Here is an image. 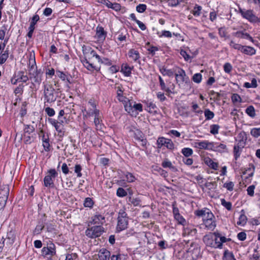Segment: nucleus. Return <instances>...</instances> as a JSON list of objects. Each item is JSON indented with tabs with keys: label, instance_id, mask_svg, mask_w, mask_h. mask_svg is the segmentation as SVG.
<instances>
[{
	"label": "nucleus",
	"instance_id": "obj_1",
	"mask_svg": "<svg viewBox=\"0 0 260 260\" xmlns=\"http://www.w3.org/2000/svg\"><path fill=\"white\" fill-rule=\"evenodd\" d=\"M83 53L85 56V57L81 60V62L84 67L86 68L88 71L93 72L100 71L101 69V66L96 64L94 63L93 58L95 57L98 62L101 64L103 63L105 66H110L112 64V61L107 58L104 57L102 58L96 52L92 49L90 47H85L83 49Z\"/></svg>",
	"mask_w": 260,
	"mask_h": 260
},
{
	"label": "nucleus",
	"instance_id": "obj_2",
	"mask_svg": "<svg viewBox=\"0 0 260 260\" xmlns=\"http://www.w3.org/2000/svg\"><path fill=\"white\" fill-rule=\"evenodd\" d=\"M81 112L84 120L93 117V123L96 128L99 129L102 128V113L98 109V104L93 98L89 99L86 106H82Z\"/></svg>",
	"mask_w": 260,
	"mask_h": 260
},
{
	"label": "nucleus",
	"instance_id": "obj_3",
	"mask_svg": "<svg viewBox=\"0 0 260 260\" xmlns=\"http://www.w3.org/2000/svg\"><path fill=\"white\" fill-rule=\"evenodd\" d=\"M43 84V94L45 106L46 103L51 104L54 103L58 96V92L55 91L52 84H46L45 82Z\"/></svg>",
	"mask_w": 260,
	"mask_h": 260
},
{
	"label": "nucleus",
	"instance_id": "obj_4",
	"mask_svg": "<svg viewBox=\"0 0 260 260\" xmlns=\"http://www.w3.org/2000/svg\"><path fill=\"white\" fill-rule=\"evenodd\" d=\"M124 109L132 116L136 117L139 112L143 111V106L141 103L128 99L123 105Z\"/></svg>",
	"mask_w": 260,
	"mask_h": 260
},
{
	"label": "nucleus",
	"instance_id": "obj_5",
	"mask_svg": "<svg viewBox=\"0 0 260 260\" xmlns=\"http://www.w3.org/2000/svg\"><path fill=\"white\" fill-rule=\"evenodd\" d=\"M128 217L124 209H120L118 213L116 232L119 233L127 228Z\"/></svg>",
	"mask_w": 260,
	"mask_h": 260
},
{
	"label": "nucleus",
	"instance_id": "obj_6",
	"mask_svg": "<svg viewBox=\"0 0 260 260\" xmlns=\"http://www.w3.org/2000/svg\"><path fill=\"white\" fill-rule=\"evenodd\" d=\"M104 232L105 229L103 226L94 225L87 228L85 231V234L88 238L95 239L100 237Z\"/></svg>",
	"mask_w": 260,
	"mask_h": 260
},
{
	"label": "nucleus",
	"instance_id": "obj_7",
	"mask_svg": "<svg viewBox=\"0 0 260 260\" xmlns=\"http://www.w3.org/2000/svg\"><path fill=\"white\" fill-rule=\"evenodd\" d=\"M129 132L133 133L135 139L140 143L141 146L143 148H147V140L143 133L135 126H132Z\"/></svg>",
	"mask_w": 260,
	"mask_h": 260
},
{
	"label": "nucleus",
	"instance_id": "obj_8",
	"mask_svg": "<svg viewBox=\"0 0 260 260\" xmlns=\"http://www.w3.org/2000/svg\"><path fill=\"white\" fill-rule=\"evenodd\" d=\"M186 251L187 257L189 258L187 260H196L201 256L200 247L196 243L192 242Z\"/></svg>",
	"mask_w": 260,
	"mask_h": 260
},
{
	"label": "nucleus",
	"instance_id": "obj_9",
	"mask_svg": "<svg viewBox=\"0 0 260 260\" xmlns=\"http://www.w3.org/2000/svg\"><path fill=\"white\" fill-rule=\"evenodd\" d=\"M38 134L39 139L42 141V146L45 151H50L51 150L49 139L50 134L46 132L43 128H40Z\"/></svg>",
	"mask_w": 260,
	"mask_h": 260
},
{
	"label": "nucleus",
	"instance_id": "obj_10",
	"mask_svg": "<svg viewBox=\"0 0 260 260\" xmlns=\"http://www.w3.org/2000/svg\"><path fill=\"white\" fill-rule=\"evenodd\" d=\"M58 173L55 169L48 171V175L44 178V185L46 187L52 188L54 186V180L57 176Z\"/></svg>",
	"mask_w": 260,
	"mask_h": 260
},
{
	"label": "nucleus",
	"instance_id": "obj_11",
	"mask_svg": "<svg viewBox=\"0 0 260 260\" xmlns=\"http://www.w3.org/2000/svg\"><path fill=\"white\" fill-rule=\"evenodd\" d=\"M56 247L51 240L47 242V246L42 249V254L44 257H50L56 255Z\"/></svg>",
	"mask_w": 260,
	"mask_h": 260
},
{
	"label": "nucleus",
	"instance_id": "obj_12",
	"mask_svg": "<svg viewBox=\"0 0 260 260\" xmlns=\"http://www.w3.org/2000/svg\"><path fill=\"white\" fill-rule=\"evenodd\" d=\"M56 76L65 83L66 86L70 88V85L73 83V78L68 72H63L59 70H56Z\"/></svg>",
	"mask_w": 260,
	"mask_h": 260
},
{
	"label": "nucleus",
	"instance_id": "obj_13",
	"mask_svg": "<svg viewBox=\"0 0 260 260\" xmlns=\"http://www.w3.org/2000/svg\"><path fill=\"white\" fill-rule=\"evenodd\" d=\"M49 123L52 125L57 132V136L60 139H62L65 134L64 125H61L58 123V120L54 118H49Z\"/></svg>",
	"mask_w": 260,
	"mask_h": 260
},
{
	"label": "nucleus",
	"instance_id": "obj_14",
	"mask_svg": "<svg viewBox=\"0 0 260 260\" xmlns=\"http://www.w3.org/2000/svg\"><path fill=\"white\" fill-rule=\"evenodd\" d=\"M239 13L244 18L250 22L256 23L259 21L258 18L254 14L251 10H245L240 8Z\"/></svg>",
	"mask_w": 260,
	"mask_h": 260
},
{
	"label": "nucleus",
	"instance_id": "obj_15",
	"mask_svg": "<svg viewBox=\"0 0 260 260\" xmlns=\"http://www.w3.org/2000/svg\"><path fill=\"white\" fill-rule=\"evenodd\" d=\"M177 71L175 73L176 80L179 84H182L184 82H186L188 80V78L186 77L185 71L182 69L176 68Z\"/></svg>",
	"mask_w": 260,
	"mask_h": 260
},
{
	"label": "nucleus",
	"instance_id": "obj_16",
	"mask_svg": "<svg viewBox=\"0 0 260 260\" xmlns=\"http://www.w3.org/2000/svg\"><path fill=\"white\" fill-rule=\"evenodd\" d=\"M46 214H44L43 217L39 220L36 226L32 232L34 235H38L41 233L42 231L45 227V224L46 221Z\"/></svg>",
	"mask_w": 260,
	"mask_h": 260
},
{
	"label": "nucleus",
	"instance_id": "obj_17",
	"mask_svg": "<svg viewBox=\"0 0 260 260\" xmlns=\"http://www.w3.org/2000/svg\"><path fill=\"white\" fill-rule=\"evenodd\" d=\"M115 89H116L117 100L124 105L129 99L123 95L124 89L122 85L121 84H118L116 86Z\"/></svg>",
	"mask_w": 260,
	"mask_h": 260
},
{
	"label": "nucleus",
	"instance_id": "obj_18",
	"mask_svg": "<svg viewBox=\"0 0 260 260\" xmlns=\"http://www.w3.org/2000/svg\"><path fill=\"white\" fill-rule=\"evenodd\" d=\"M106 222L105 217L100 213H96L91 217V223L95 225H101L103 226Z\"/></svg>",
	"mask_w": 260,
	"mask_h": 260
},
{
	"label": "nucleus",
	"instance_id": "obj_19",
	"mask_svg": "<svg viewBox=\"0 0 260 260\" xmlns=\"http://www.w3.org/2000/svg\"><path fill=\"white\" fill-rule=\"evenodd\" d=\"M95 35L98 41L103 42L107 37V32L102 25H98L96 27Z\"/></svg>",
	"mask_w": 260,
	"mask_h": 260
},
{
	"label": "nucleus",
	"instance_id": "obj_20",
	"mask_svg": "<svg viewBox=\"0 0 260 260\" xmlns=\"http://www.w3.org/2000/svg\"><path fill=\"white\" fill-rule=\"evenodd\" d=\"M133 69V66L131 67L127 63H123L121 65L119 71L124 77H130L131 76L132 71Z\"/></svg>",
	"mask_w": 260,
	"mask_h": 260
},
{
	"label": "nucleus",
	"instance_id": "obj_21",
	"mask_svg": "<svg viewBox=\"0 0 260 260\" xmlns=\"http://www.w3.org/2000/svg\"><path fill=\"white\" fill-rule=\"evenodd\" d=\"M128 57L134 62L140 63V55L138 51L131 49L128 52Z\"/></svg>",
	"mask_w": 260,
	"mask_h": 260
},
{
	"label": "nucleus",
	"instance_id": "obj_22",
	"mask_svg": "<svg viewBox=\"0 0 260 260\" xmlns=\"http://www.w3.org/2000/svg\"><path fill=\"white\" fill-rule=\"evenodd\" d=\"M213 142H209L208 141H203L195 143V147L199 149H203L211 150Z\"/></svg>",
	"mask_w": 260,
	"mask_h": 260
},
{
	"label": "nucleus",
	"instance_id": "obj_23",
	"mask_svg": "<svg viewBox=\"0 0 260 260\" xmlns=\"http://www.w3.org/2000/svg\"><path fill=\"white\" fill-rule=\"evenodd\" d=\"M43 72L41 69L38 70L37 67L35 68V71L31 73V76L34 78V81L40 84L42 81Z\"/></svg>",
	"mask_w": 260,
	"mask_h": 260
},
{
	"label": "nucleus",
	"instance_id": "obj_24",
	"mask_svg": "<svg viewBox=\"0 0 260 260\" xmlns=\"http://www.w3.org/2000/svg\"><path fill=\"white\" fill-rule=\"evenodd\" d=\"M247 140V135L245 132H241L238 134L237 136V141H238L237 144L240 146L244 147Z\"/></svg>",
	"mask_w": 260,
	"mask_h": 260
},
{
	"label": "nucleus",
	"instance_id": "obj_25",
	"mask_svg": "<svg viewBox=\"0 0 260 260\" xmlns=\"http://www.w3.org/2000/svg\"><path fill=\"white\" fill-rule=\"evenodd\" d=\"M211 150L219 152H223L226 150V145L222 143H212Z\"/></svg>",
	"mask_w": 260,
	"mask_h": 260
},
{
	"label": "nucleus",
	"instance_id": "obj_26",
	"mask_svg": "<svg viewBox=\"0 0 260 260\" xmlns=\"http://www.w3.org/2000/svg\"><path fill=\"white\" fill-rule=\"evenodd\" d=\"M110 255V252L106 248L101 249L98 254L100 260H109Z\"/></svg>",
	"mask_w": 260,
	"mask_h": 260
},
{
	"label": "nucleus",
	"instance_id": "obj_27",
	"mask_svg": "<svg viewBox=\"0 0 260 260\" xmlns=\"http://www.w3.org/2000/svg\"><path fill=\"white\" fill-rule=\"evenodd\" d=\"M108 8L111 9L116 12L120 11L121 6L120 4L117 3H112L109 0H106L104 4Z\"/></svg>",
	"mask_w": 260,
	"mask_h": 260
},
{
	"label": "nucleus",
	"instance_id": "obj_28",
	"mask_svg": "<svg viewBox=\"0 0 260 260\" xmlns=\"http://www.w3.org/2000/svg\"><path fill=\"white\" fill-rule=\"evenodd\" d=\"M203 241L206 246L213 248L214 237L213 236V233L205 235L203 237Z\"/></svg>",
	"mask_w": 260,
	"mask_h": 260
},
{
	"label": "nucleus",
	"instance_id": "obj_29",
	"mask_svg": "<svg viewBox=\"0 0 260 260\" xmlns=\"http://www.w3.org/2000/svg\"><path fill=\"white\" fill-rule=\"evenodd\" d=\"M203 223L205 227L210 231H213L216 226L215 218L210 219H207V220L203 222Z\"/></svg>",
	"mask_w": 260,
	"mask_h": 260
},
{
	"label": "nucleus",
	"instance_id": "obj_30",
	"mask_svg": "<svg viewBox=\"0 0 260 260\" xmlns=\"http://www.w3.org/2000/svg\"><path fill=\"white\" fill-rule=\"evenodd\" d=\"M234 35L237 38L246 39L250 40L252 43L254 42V40L252 37H251L249 34L243 31H238L235 32Z\"/></svg>",
	"mask_w": 260,
	"mask_h": 260
},
{
	"label": "nucleus",
	"instance_id": "obj_31",
	"mask_svg": "<svg viewBox=\"0 0 260 260\" xmlns=\"http://www.w3.org/2000/svg\"><path fill=\"white\" fill-rule=\"evenodd\" d=\"M241 52L248 55H253L255 54L256 50L252 47L249 46H243Z\"/></svg>",
	"mask_w": 260,
	"mask_h": 260
},
{
	"label": "nucleus",
	"instance_id": "obj_32",
	"mask_svg": "<svg viewBox=\"0 0 260 260\" xmlns=\"http://www.w3.org/2000/svg\"><path fill=\"white\" fill-rule=\"evenodd\" d=\"M46 231L48 233L52 234L54 236L58 234V231L56 229V226L52 223H48L46 224Z\"/></svg>",
	"mask_w": 260,
	"mask_h": 260
},
{
	"label": "nucleus",
	"instance_id": "obj_33",
	"mask_svg": "<svg viewBox=\"0 0 260 260\" xmlns=\"http://www.w3.org/2000/svg\"><path fill=\"white\" fill-rule=\"evenodd\" d=\"M9 187L8 185L3 184L0 185V197L8 198L9 195Z\"/></svg>",
	"mask_w": 260,
	"mask_h": 260
},
{
	"label": "nucleus",
	"instance_id": "obj_34",
	"mask_svg": "<svg viewBox=\"0 0 260 260\" xmlns=\"http://www.w3.org/2000/svg\"><path fill=\"white\" fill-rule=\"evenodd\" d=\"M211 210L207 208H203L200 210H197L194 211V215L199 217H203L207 213H208Z\"/></svg>",
	"mask_w": 260,
	"mask_h": 260
},
{
	"label": "nucleus",
	"instance_id": "obj_35",
	"mask_svg": "<svg viewBox=\"0 0 260 260\" xmlns=\"http://www.w3.org/2000/svg\"><path fill=\"white\" fill-rule=\"evenodd\" d=\"M216 234H219V233L218 232L213 233V236L214 237L213 248L221 249V245L219 241V237H217Z\"/></svg>",
	"mask_w": 260,
	"mask_h": 260
},
{
	"label": "nucleus",
	"instance_id": "obj_36",
	"mask_svg": "<svg viewBox=\"0 0 260 260\" xmlns=\"http://www.w3.org/2000/svg\"><path fill=\"white\" fill-rule=\"evenodd\" d=\"M244 147L240 146L239 144H236L234 147V154L236 160L240 156L242 149Z\"/></svg>",
	"mask_w": 260,
	"mask_h": 260
},
{
	"label": "nucleus",
	"instance_id": "obj_37",
	"mask_svg": "<svg viewBox=\"0 0 260 260\" xmlns=\"http://www.w3.org/2000/svg\"><path fill=\"white\" fill-rule=\"evenodd\" d=\"M205 164L210 168L215 170H217L218 165L217 162H214L211 158H207L205 160Z\"/></svg>",
	"mask_w": 260,
	"mask_h": 260
},
{
	"label": "nucleus",
	"instance_id": "obj_38",
	"mask_svg": "<svg viewBox=\"0 0 260 260\" xmlns=\"http://www.w3.org/2000/svg\"><path fill=\"white\" fill-rule=\"evenodd\" d=\"M40 17L38 14L34 15L31 18L30 25L29 26V28H31L32 29H35V25L39 21Z\"/></svg>",
	"mask_w": 260,
	"mask_h": 260
},
{
	"label": "nucleus",
	"instance_id": "obj_39",
	"mask_svg": "<svg viewBox=\"0 0 260 260\" xmlns=\"http://www.w3.org/2000/svg\"><path fill=\"white\" fill-rule=\"evenodd\" d=\"M223 260H236L232 252L226 249L224 251Z\"/></svg>",
	"mask_w": 260,
	"mask_h": 260
},
{
	"label": "nucleus",
	"instance_id": "obj_40",
	"mask_svg": "<svg viewBox=\"0 0 260 260\" xmlns=\"http://www.w3.org/2000/svg\"><path fill=\"white\" fill-rule=\"evenodd\" d=\"M94 204V202L92 198L90 197L86 198L83 203V205L85 207L89 208L90 209L93 208Z\"/></svg>",
	"mask_w": 260,
	"mask_h": 260
},
{
	"label": "nucleus",
	"instance_id": "obj_41",
	"mask_svg": "<svg viewBox=\"0 0 260 260\" xmlns=\"http://www.w3.org/2000/svg\"><path fill=\"white\" fill-rule=\"evenodd\" d=\"M146 105L147 110L149 111V112L154 113L156 112L157 107L152 102L147 101L146 102Z\"/></svg>",
	"mask_w": 260,
	"mask_h": 260
},
{
	"label": "nucleus",
	"instance_id": "obj_42",
	"mask_svg": "<svg viewBox=\"0 0 260 260\" xmlns=\"http://www.w3.org/2000/svg\"><path fill=\"white\" fill-rule=\"evenodd\" d=\"M247 217L244 213H241L239 217L237 224L239 225L244 226L247 222Z\"/></svg>",
	"mask_w": 260,
	"mask_h": 260
},
{
	"label": "nucleus",
	"instance_id": "obj_43",
	"mask_svg": "<svg viewBox=\"0 0 260 260\" xmlns=\"http://www.w3.org/2000/svg\"><path fill=\"white\" fill-rule=\"evenodd\" d=\"M164 168H169L172 172H176L178 171L177 169L174 166L172 162L168 159L164 160Z\"/></svg>",
	"mask_w": 260,
	"mask_h": 260
},
{
	"label": "nucleus",
	"instance_id": "obj_44",
	"mask_svg": "<svg viewBox=\"0 0 260 260\" xmlns=\"http://www.w3.org/2000/svg\"><path fill=\"white\" fill-rule=\"evenodd\" d=\"M56 74V70L52 67L46 68L45 74L46 78H52Z\"/></svg>",
	"mask_w": 260,
	"mask_h": 260
},
{
	"label": "nucleus",
	"instance_id": "obj_45",
	"mask_svg": "<svg viewBox=\"0 0 260 260\" xmlns=\"http://www.w3.org/2000/svg\"><path fill=\"white\" fill-rule=\"evenodd\" d=\"M8 25L3 24L0 28V40L3 41L4 40L7 31H8Z\"/></svg>",
	"mask_w": 260,
	"mask_h": 260
},
{
	"label": "nucleus",
	"instance_id": "obj_46",
	"mask_svg": "<svg viewBox=\"0 0 260 260\" xmlns=\"http://www.w3.org/2000/svg\"><path fill=\"white\" fill-rule=\"evenodd\" d=\"M245 113L251 118L255 116V109L253 106H248L245 110Z\"/></svg>",
	"mask_w": 260,
	"mask_h": 260
},
{
	"label": "nucleus",
	"instance_id": "obj_47",
	"mask_svg": "<svg viewBox=\"0 0 260 260\" xmlns=\"http://www.w3.org/2000/svg\"><path fill=\"white\" fill-rule=\"evenodd\" d=\"M27 103L26 102H24L22 104V106L19 112V115L22 118L25 116L27 114Z\"/></svg>",
	"mask_w": 260,
	"mask_h": 260
},
{
	"label": "nucleus",
	"instance_id": "obj_48",
	"mask_svg": "<svg viewBox=\"0 0 260 260\" xmlns=\"http://www.w3.org/2000/svg\"><path fill=\"white\" fill-rule=\"evenodd\" d=\"M202 7L201 6L196 5L193 9L191 11V13L196 17L200 16Z\"/></svg>",
	"mask_w": 260,
	"mask_h": 260
},
{
	"label": "nucleus",
	"instance_id": "obj_49",
	"mask_svg": "<svg viewBox=\"0 0 260 260\" xmlns=\"http://www.w3.org/2000/svg\"><path fill=\"white\" fill-rule=\"evenodd\" d=\"M24 86L22 84H19L14 90V93H15V95L16 96H18V98H19L18 94L22 95L23 92V88ZM18 98H17L16 99V101H17Z\"/></svg>",
	"mask_w": 260,
	"mask_h": 260
},
{
	"label": "nucleus",
	"instance_id": "obj_50",
	"mask_svg": "<svg viewBox=\"0 0 260 260\" xmlns=\"http://www.w3.org/2000/svg\"><path fill=\"white\" fill-rule=\"evenodd\" d=\"M164 146L168 149L172 150L174 148V145L171 140L164 138Z\"/></svg>",
	"mask_w": 260,
	"mask_h": 260
},
{
	"label": "nucleus",
	"instance_id": "obj_51",
	"mask_svg": "<svg viewBox=\"0 0 260 260\" xmlns=\"http://www.w3.org/2000/svg\"><path fill=\"white\" fill-rule=\"evenodd\" d=\"M18 79L19 82L26 83L28 80V77L26 75L24 74V71H19L18 72Z\"/></svg>",
	"mask_w": 260,
	"mask_h": 260
},
{
	"label": "nucleus",
	"instance_id": "obj_52",
	"mask_svg": "<svg viewBox=\"0 0 260 260\" xmlns=\"http://www.w3.org/2000/svg\"><path fill=\"white\" fill-rule=\"evenodd\" d=\"M74 172L77 175V177L80 178L82 176V173L81 172L82 168V166L78 164H76L74 167Z\"/></svg>",
	"mask_w": 260,
	"mask_h": 260
},
{
	"label": "nucleus",
	"instance_id": "obj_53",
	"mask_svg": "<svg viewBox=\"0 0 260 260\" xmlns=\"http://www.w3.org/2000/svg\"><path fill=\"white\" fill-rule=\"evenodd\" d=\"M46 106L44 105V110L46 114L49 117H52L55 114V110L52 108L49 107V106L46 107Z\"/></svg>",
	"mask_w": 260,
	"mask_h": 260
},
{
	"label": "nucleus",
	"instance_id": "obj_54",
	"mask_svg": "<svg viewBox=\"0 0 260 260\" xmlns=\"http://www.w3.org/2000/svg\"><path fill=\"white\" fill-rule=\"evenodd\" d=\"M124 176L126 179L127 182H134L136 180L135 176L131 173L127 172L124 174Z\"/></svg>",
	"mask_w": 260,
	"mask_h": 260
},
{
	"label": "nucleus",
	"instance_id": "obj_55",
	"mask_svg": "<svg viewBox=\"0 0 260 260\" xmlns=\"http://www.w3.org/2000/svg\"><path fill=\"white\" fill-rule=\"evenodd\" d=\"M23 130L24 133L30 134L35 131V128L33 125L30 124H25Z\"/></svg>",
	"mask_w": 260,
	"mask_h": 260
},
{
	"label": "nucleus",
	"instance_id": "obj_56",
	"mask_svg": "<svg viewBox=\"0 0 260 260\" xmlns=\"http://www.w3.org/2000/svg\"><path fill=\"white\" fill-rule=\"evenodd\" d=\"M181 153L186 157H189L193 154V150L190 148H184L181 150Z\"/></svg>",
	"mask_w": 260,
	"mask_h": 260
},
{
	"label": "nucleus",
	"instance_id": "obj_57",
	"mask_svg": "<svg viewBox=\"0 0 260 260\" xmlns=\"http://www.w3.org/2000/svg\"><path fill=\"white\" fill-rule=\"evenodd\" d=\"M127 194L126 190L122 187H119L116 191V195L120 198H123Z\"/></svg>",
	"mask_w": 260,
	"mask_h": 260
},
{
	"label": "nucleus",
	"instance_id": "obj_58",
	"mask_svg": "<svg viewBox=\"0 0 260 260\" xmlns=\"http://www.w3.org/2000/svg\"><path fill=\"white\" fill-rule=\"evenodd\" d=\"M175 220L178 222V224L184 226L186 224V221L185 218L180 214L174 217Z\"/></svg>",
	"mask_w": 260,
	"mask_h": 260
},
{
	"label": "nucleus",
	"instance_id": "obj_59",
	"mask_svg": "<svg viewBox=\"0 0 260 260\" xmlns=\"http://www.w3.org/2000/svg\"><path fill=\"white\" fill-rule=\"evenodd\" d=\"M204 114L206 120H209L212 119L214 116V113L210 111L209 109H206L204 111Z\"/></svg>",
	"mask_w": 260,
	"mask_h": 260
},
{
	"label": "nucleus",
	"instance_id": "obj_60",
	"mask_svg": "<svg viewBox=\"0 0 260 260\" xmlns=\"http://www.w3.org/2000/svg\"><path fill=\"white\" fill-rule=\"evenodd\" d=\"M197 232V229L193 228H190L189 227H186L184 229V234L193 235L196 234Z\"/></svg>",
	"mask_w": 260,
	"mask_h": 260
},
{
	"label": "nucleus",
	"instance_id": "obj_61",
	"mask_svg": "<svg viewBox=\"0 0 260 260\" xmlns=\"http://www.w3.org/2000/svg\"><path fill=\"white\" fill-rule=\"evenodd\" d=\"M250 134L254 138H258L260 137V127H254L251 129Z\"/></svg>",
	"mask_w": 260,
	"mask_h": 260
},
{
	"label": "nucleus",
	"instance_id": "obj_62",
	"mask_svg": "<svg viewBox=\"0 0 260 260\" xmlns=\"http://www.w3.org/2000/svg\"><path fill=\"white\" fill-rule=\"evenodd\" d=\"M128 202H131L134 206H138L140 205L141 200L138 198H132L129 197L128 198Z\"/></svg>",
	"mask_w": 260,
	"mask_h": 260
},
{
	"label": "nucleus",
	"instance_id": "obj_63",
	"mask_svg": "<svg viewBox=\"0 0 260 260\" xmlns=\"http://www.w3.org/2000/svg\"><path fill=\"white\" fill-rule=\"evenodd\" d=\"M78 255L76 253H68L64 260H78Z\"/></svg>",
	"mask_w": 260,
	"mask_h": 260
},
{
	"label": "nucleus",
	"instance_id": "obj_64",
	"mask_svg": "<svg viewBox=\"0 0 260 260\" xmlns=\"http://www.w3.org/2000/svg\"><path fill=\"white\" fill-rule=\"evenodd\" d=\"M210 133L213 135H216L218 133L220 126L218 124H212L210 126Z\"/></svg>",
	"mask_w": 260,
	"mask_h": 260
}]
</instances>
